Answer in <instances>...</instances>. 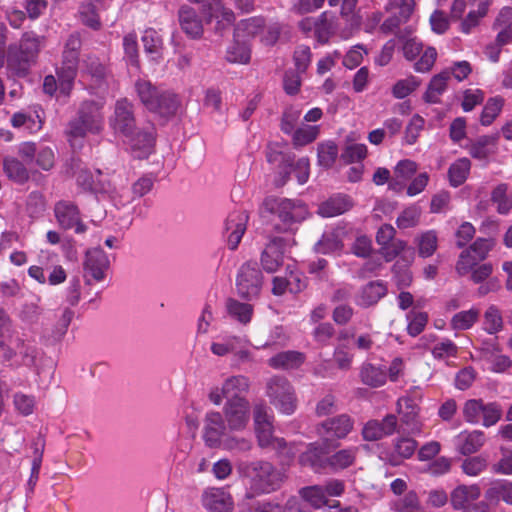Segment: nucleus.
Segmentation results:
<instances>
[{"mask_svg":"<svg viewBox=\"0 0 512 512\" xmlns=\"http://www.w3.org/2000/svg\"><path fill=\"white\" fill-rule=\"evenodd\" d=\"M319 134L318 126H305L296 129L293 133V145L295 147H302L313 142Z\"/></svg>","mask_w":512,"mask_h":512,"instance_id":"052dcab7","label":"nucleus"},{"mask_svg":"<svg viewBox=\"0 0 512 512\" xmlns=\"http://www.w3.org/2000/svg\"><path fill=\"white\" fill-rule=\"evenodd\" d=\"M258 445L261 448L275 451L277 455L283 458V461H288L294 457V452L288 446L284 438L275 437L273 435V425L255 430Z\"/></svg>","mask_w":512,"mask_h":512,"instance_id":"ddd939ff","label":"nucleus"},{"mask_svg":"<svg viewBox=\"0 0 512 512\" xmlns=\"http://www.w3.org/2000/svg\"><path fill=\"white\" fill-rule=\"evenodd\" d=\"M450 77L451 73L449 70H444L433 76L424 94V100L428 103H439V96L446 90Z\"/></svg>","mask_w":512,"mask_h":512,"instance_id":"7c9ffc66","label":"nucleus"},{"mask_svg":"<svg viewBox=\"0 0 512 512\" xmlns=\"http://www.w3.org/2000/svg\"><path fill=\"white\" fill-rule=\"evenodd\" d=\"M250 405L244 397L230 398L224 405L223 413L230 430H242L249 421Z\"/></svg>","mask_w":512,"mask_h":512,"instance_id":"1a4fd4ad","label":"nucleus"},{"mask_svg":"<svg viewBox=\"0 0 512 512\" xmlns=\"http://www.w3.org/2000/svg\"><path fill=\"white\" fill-rule=\"evenodd\" d=\"M44 37L38 36L33 32L23 34L18 46L11 45L8 49L7 63L8 67L17 75L25 76L29 68L35 62L40 51V46Z\"/></svg>","mask_w":512,"mask_h":512,"instance_id":"7ed1b4c3","label":"nucleus"},{"mask_svg":"<svg viewBox=\"0 0 512 512\" xmlns=\"http://www.w3.org/2000/svg\"><path fill=\"white\" fill-rule=\"evenodd\" d=\"M503 107V99L500 97L490 98L481 113L480 121L482 125H490L498 116Z\"/></svg>","mask_w":512,"mask_h":512,"instance_id":"bf43d9fd","label":"nucleus"},{"mask_svg":"<svg viewBox=\"0 0 512 512\" xmlns=\"http://www.w3.org/2000/svg\"><path fill=\"white\" fill-rule=\"evenodd\" d=\"M262 207L265 212L278 218L274 229L280 233L293 231L294 226L309 215L307 206L301 200L269 196L264 199Z\"/></svg>","mask_w":512,"mask_h":512,"instance_id":"f257e3e1","label":"nucleus"},{"mask_svg":"<svg viewBox=\"0 0 512 512\" xmlns=\"http://www.w3.org/2000/svg\"><path fill=\"white\" fill-rule=\"evenodd\" d=\"M483 411V401L481 399L467 400L463 406L464 419L472 424L480 422Z\"/></svg>","mask_w":512,"mask_h":512,"instance_id":"680f3d73","label":"nucleus"},{"mask_svg":"<svg viewBox=\"0 0 512 512\" xmlns=\"http://www.w3.org/2000/svg\"><path fill=\"white\" fill-rule=\"evenodd\" d=\"M142 42L144 49L147 53L154 55V57H159L163 42L158 34V32L154 29H147L145 30L143 36H142Z\"/></svg>","mask_w":512,"mask_h":512,"instance_id":"6e6d98bb","label":"nucleus"},{"mask_svg":"<svg viewBox=\"0 0 512 512\" xmlns=\"http://www.w3.org/2000/svg\"><path fill=\"white\" fill-rule=\"evenodd\" d=\"M135 124L133 104L126 98L117 100L113 117L110 119L113 130L124 136H130L135 129Z\"/></svg>","mask_w":512,"mask_h":512,"instance_id":"9b49d317","label":"nucleus"},{"mask_svg":"<svg viewBox=\"0 0 512 512\" xmlns=\"http://www.w3.org/2000/svg\"><path fill=\"white\" fill-rule=\"evenodd\" d=\"M499 352L500 349L497 344H492L491 349H486V353L489 354L488 360L492 363V370L504 372L512 365V361L508 356L499 354Z\"/></svg>","mask_w":512,"mask_h":512,"instance_id":"4d7b16f0","label":"nucleus"},{"mask_svg":"<svg viewBox=\"0 0 512 512\" xmlns=\"http://www.w3.org/2000/svg\"><path fill=\"white\" fill-rule=\"evenodd\" d=\"M285 240L281 237H274L265 246L261 254V265L268 273L276 272L283 264Z\"/></svg>","mask_w":512,"mask_h":512,"instance_id":"2eb2a0df","label":"nucleus"},{"mask_svg":"<svg viewBox=\"0 0 512 512\" xmlns=\"http://www.w3.org/2000/svg\"><path fill=\"white\" fill-rule=\"evenodd\" d=\"M263 274L256 262H245L236 276V291L240 298L247 301L257 299L263 286Z\"/></svg>","mask_w":512,"mask_h":512,"instance_id":"423d86ee","label":"nucleus"},{"mask_svg":"<svg viewBox=\"0 0 512 512\" xmlns=\"http://www.w3.org/2000/svg\"><path fill=\"white\" fill-rule=\"evenodd\" d=\"M481 495L480 487L473 485H459L451 493L450 501L454 509L464 510L475 503Z\"/></svg>","mask_w":512,"mask_h":512,"instance_id":"412c9836","label":"nucleus"},{"mask_svg":"<svg viewBox=\"0 0 512 512\" xmlns=\"http://www.w3.org/2000/svg\"><path fill=\"white\" fill-rule=\"evenodd\" d=\"M55 217L58 224L63 229H71L74 227L79 216L77 206L70 201H59L54 207Z\"/></svg>","mask_w":512,"mask_h":512,"instance_id":"bb28decb","label":"nucleus"},{"mask_svg":"<svg viewBox=\"0 0 512 512\" xmlns=\"http://www.w3.org/2000/svg\"><path fill=\"white\" fill-rule=\"evenodd\" d=\"M415 7V0H389L386 11L390 12L391 15L383 21L380 30L385 34L394 33L397 37L403 38L399 27L409 21Z\"/></svg>","mask_w":512,"mask_h":512,"instance_id":"0eeeda50","label":"nucleus"},{"mask_svg":"<svg viewBox=\"0 0 512 512\" xmlns=\"http://www.w3.org/2000/svg\"><path fill=\"white\" fill-rule=\"evenodd\" d=\"M109 268V260L102 249L94 248L86 252L84 270L95 281H101L105 277V271Z\"/></svg>","mask_w":512,"mask_h":512,"instance_id":"f3484780","label":"nucleus"},{"mask_svg":"<svg viewBox=\"0 0 512 512\" xmlns=\"http://www.w3.org/2000/svg\"><path fill=\"white\" fill-rule=\"evenodd\" d=\"M479 311L470 309L456 313L451 319V327L454 330H467L477 321Z\"/></svg>","mask_w":512,"mask_h":512,"instance_id":"3c124183","label":"nucleus"},{"mask_svg":"<svg viewBox=\"0 0 512 512\" xmlns=\"http://www.w3.org/2000/svg\"><path fill=\"white\" fill-rule=\"evenodd\" d=\"M421 215V208L416 204H412L399 214L396 219V225L399 229L414 228L419 225Z\"/></svg>","mask_w":512,"mask_h":512,"instance_id":"c03bdc74","label":"nucleus"},{"mask_svg":"<svg viewBox=\"0 0 512 512\" xmlns=\"http://www.w3.org/2000/svg\"><path fill=\"white\" fill-rule=\"evenodd\" d=\"M471 162L468 158H460L456 160L448 170L449 182L453 187L462 185L470 172Z\"/></svg>","mask_w":512,"mask_h":512,"instance_id":"58836bf2","label":"nucleus"},{"mask_svg":"<svg viewBox=\"0 0 512 512\" xmlns=\"http://www.w3.org/2000/svg\"><path fill=\"white\" fill-rule=\"evenodd\" d=\"M336 29V17L329 12H323L317 17L315 38L320 43H326Z\"/></svg>","mask_w":512,"mask_h":512,"instance_id":"f704fd0d","label":"nucleus"},{"mask_svg":"<svg viewBox=\"0 0 512 512\" xmlns=\"http://www.w3.org/2000/svg\"><path fill=\"white\" fill-rule=\"evenodd\" d=\"M485 496L490 501L502 499L512 505V482L496 483L486 491Z\"/></svg>","mask_w":512,"mask_h":512,"instance_id":"864d4df0","label":"nucleus"},{"mask_svg":"<svg viewBox=\"0 0 512 512\" xmlns=\"http://www.w3.org/2000/svg\"><path fill=\"white\" fill-rule=\"evenodd\" d=\"M227 311L230 316L243 324L250 322L253 314V306L248 303L239 302L236 299L229 298L226 302Z\"/></svg>","mask_w":512,"mask_h":512,"instance_id":"37998d69","label":"nucleus"},{"mask_svg":"<svg viewBox=\"0 0 512 512\" xmlns=\"http://www.w3.org/2000/svg\"><path fill=\"white\" fill-rule=\"evenodd\" d=\"M487 467V459L483 456L468 457L463 460L461 469L468 476H477Z\"/></svg>","mask_w":512,"mask_h":512,"instance_id":"e2e57ef3","label":"nucleus"},{"mask_svg":"<svg viewBox=\"0 0 512 512\" xmlns=\"http://www.w3.org/2000/svg\"><path fill=\"white\" fill-rule=\"evenodd\" d=\"M353 420L347 414H341L324 420L317 426V434L325 442L345 438L353 429Z\"/></svg>","mask_w":512,"mask_h":512,"instance_id":"9d476101","label":"nucleus"},{"mask_svg":"<svg viewBox=\"0 0 512 512\" xmlns=\"http://www.w3.org/2000/svg\"><path fill=\"white\" fill-rule=\"evenodd\" d=\"M299 493L301 497L310 503L314 508H321L328 502L322 485L304 487L300 489Z\"/></svg>","mask_w":512,"mask_h":512,"instance_id":"8fccbe9b","label":"nucleus"},{"mask_svg":"<svg viewBox=\"0 0 512 512\" xmlns=\"http://www.w3.org/2000/svg\"><path fill=\"white\" fill-rule=\"evenodd\" d=\"M3 170L9 180L24 184L29 180L30 174L25 164L15 157L3 159Z\"/></svg>","mask_w":512,"mask_h":512,"instance_id":"c756f323","label":"nucleus"},{"mask_svg":"<svg viewBox=\"0 0 512 512\" xmlns=\"http://www.w3.org/2000/svg\"><path fill=\"white\" fill-rule=\"evenodd\" d=\"M266 395L270 403L284 414L290 415L297 408L295 389L284 376L275 375L267 380Z\"/></svg>","mask_w":512,"mask_h":512,"instance_id":"39448f33","label":"nucleus"},{"mask_svg":"<svg viewBox=\"0 0 512 512\" xmlns=\"http://www.w3.org/2000/svg\"><path fill=\"white\" fill-rule=\"evenodd\" d=\"M250 381L246 376L235 375L227 378L222 385V394L225 398L241 397L242 393L248 392Z\"/></svg>","mask_w":512,"mask_h":512,"instance_id":"473e14b6","label":"nucleus"},{"mask_svg":"<svg viewBox=\"0 0 512 512\" xmlns=\"http://www.w3.org/2000/svg\"><path fill=\"white\" fill-rule=\"evenodd\" d=\"M267 161L277 167V174L274 180L276 187H283L290 179L291 169L295 155L284 151L280 143H272L266 149Z\"/></svg>","mask_w":512,"mask_h":512,"instance_id":"6e6552de","label":"nucleus"},{"mask_svg":"<svg viewBox=\"0 0 512 512\" xmlns=\"http://www.w3.org/2000/svg\"><path fill=\"white\" fill-rule=\"evenodd\" d=\"M413 256L414 252L411 251L408 257L403 256L401 259L405 264H402L401 261L398 260L393 266L394 280L398 289L408 287L412 283L413 277L408 266L412 262Z\"/></svg>","mask_w":512,"mask_h":512,"instance_id":"4c0bfd02","label":"nucleus"},{"mask_svg":"<svg viewBox=\"0 0 512 512\" xmlns=\"http://www.w3.org/2000/svg\"><path fill=\"white\" fill-rule=\"evenodd\" d=\"M484 328L490 334H495L503 328L500 310L495 305L489 306L484 313Z\"/></svg>","mask_w":512,"mask_h":512,"instance_id":"603ef678","label":"nucleus"},{"mask_svg":"<svg viewBox=\"0 0 512 512\" xmlns=\"http://www.w3.org/2000/svg\"><path fill=\"white\" fill-rule=\"evenodd\" d=\"M77 69V66L65 65L62 63V66L58 71V77L60 80V88L63 92L67 94L70 92L73 81L77 74Z\"/></svg>","mask_w":512,"mask_h":512,"instance_id":"774afa93","label":"nucleus"},{"mask_svg":"<svg viewBox=\"0 0 512 512\" xmlns=\"http://www.w3.org/2000/svg\"><path fill=\"white\" fill-rule=\"evenodd\" d=\"M420 83V80L414 76L398 80L392 88V94L397 99H403L414 92Z\"/></svg>","mask_w":512,"mask_h":512,"instance_id":"5fc2aeb1","label":"nucleus"},{"mask_svg":"<svg viewBox=\"0 0 512 512\" xmlns=\"http://www.w3.org/2000/svg\"><path fill=\"white\" fill-rule=\"evenodd\" d=\"M418 443L412 437L401 436L393 440V451L387 455L386 461L391 466H399L404 460L411 458Z\"/></svg>","mask_w":512,"mask_h":512,"instance_id":"a211bd4d","label":"nucleus"},{"mask_svg":"<svg viewBox=\"0 0 512 512\" xmlns=\"http://www.w3.org/2000/svg\"><path fill=\"white\" fill-rule=\"evenodd\" d=\"M180 107V99L178 95L170 91L161 90L156 101L155 107L150 111L163 117H170L176 114Z\"/></svg>","mask_w":512,"mask_h":512,"instance_id":"cd10ccee","label":"nucleus"},{"mask_svg":"<svg viewBox=\"0 0 512 512\" xmlns=\"http://www.w3.org/2000/svg\"><path fill=\"white\" fill-rule=\"evenodd\" d=\"M248 222V215L245 211H233L225 221L224 232L227 237L229 249L235 250L245 231Z\"/></svg>","mask_w":512,"mask_h":512,"instance_id":"4468645a","label":"nucleus"},{"mask_svg":"<svg viewBox=\"0 0 512 512\" xmlns=\"http://www.w3.org/2000/svg\"><path fill=\"white\" fill-rule=\"evenodd\" d=\"M227 427V423L220 412L211 411L207 413L203 435L206 445L211 448L219 446Z\"/></svg>","mask_w":512,"mask_h":512,"instance_id":"dca6fc26","label":"nucleus"},{"mask_svg":"<svg viewBox=\"0 0 512 512\" xmlns=\"http://www.w3.org/2000/svg\"><path fill=\"white\" fill-rule=\"evenodd\" d=\"M251 52L248 45L242 38H235V41L226 52V59L230 63L247 64L250 61Z\"/></svg>","mask_w":512,"mask_h":512,"instance_id":"a19ab883","label":"nucleus"},{"mask_svg":"<svg viewBox=\"0 0 512 512\" xmlns=\"http://www.w3.org/2000/svg\"><path fill=\"white\" fill-rule=\"evenodd\" d=\"M74 317V312L66 308L57 323L55 324L54 329L52 330V338L53 341H60L64 335L66 334L68 327Z\"/></svg>","mask_w":512,"mask_h":512,"instance_id":"338daca9","label":"nucleus"},{"mask_svg":"<svg viewBox=\"0 0 512 512\" xmlns=\"http://www.w3.org/2000/svg\"><path fill=\"white\" fill-rule=\"evenodd\" d=\"M414 243L417 246L418 255L422 258L432 256L438 247V236L435 230H427L418 234Z\"/></svg>","mask_w":512,"mask_h":512,"instance_id":"2f4dec72","label":"nucleus"},{"mask_svg":"<svg viewBox=\"0 0 512 512\" xmlns=\"http://www.w3.org/2000/svg\"><path fill=\"white\" fill-rule=\"evenodd\" d=\"M203 505L210 512H232L233 501L223 489H211L203 495Z\"/></svg>","mask_w":512,"mask_h":512,"instance_id":"aec40b11","label":"nucleus"},{"mask_svg":"<svg viewBox=\"0 0 512 512\" xmlns=\"http://www.w3.org/2000/svg\"><path fill=\"white\" fill-rule=\"evenodd\" d=\"M81 46L82 42L79 34H71L64 45L62 63L78 67Z\"/></svg>","mask_w":512,"mask_h":512,"instance_id":"ea45409f","label":"nucleus"},{"mask_svg":"<svg viewBox=\"0 0 512 512\" xmlns=\"http://www.w3.org/2000/svg\"><path fill=\"white\" fill-rule=\"evenodd\" d=\"M352 206L349 196L338 194L321 203L318 213L323 217H334L347 212Z\"/></svg>","mask_w":512,"mask_h":512,"instance_id":"5701e85b","label":"nucleus"},{"mask_svg":"<svg viewBox=\"0 0 512 512\" xmlns=\"http://www.w3.org/2000/svg\"><path fill=\"white\" fill-rule=\"evenodd\" d=\"M135 157L142 159L146 158L153 150L155 144L154 128L149 130L132 131V135L125 136Z\"/></svg>","mask_w":512,"mask_h":512,"instance_id":"6ab92c4d","label":"nucleus"},{"mask_svg":"<svg viewBox=\"0 0 512 512\" xmlns=\"http://www.w3.org/2000/svg\"><path fill=\"white\" fill-rule=\"evenodd\" d=\"M305 361V355L301 352L288 350L280 352L268 360V365L274 369H297Z\"/></svg>","mask_w":512,"mask_h":512,"instance_id":"393cba45","label":"nucleus"},{"mask_svg":"<svg viewBox=\"0 0 512 512\" xmlns=\"http://www.w3.org/2000/svg\"><path fill=\"white\" fill-rule=\"evenodd\" d=\"M409 323L407 332L410 336H418L425 328L428 322V315L425 312L411 313L408 316Z\"/></svg>","mask_w":512,"mask_h":512,"instance_id":"69168bd1","label":"nucleus"},{"mask_svg":"<svg viewBox=\"0 0 512 512\" xmlns=\"http://www.w3.org/2000/svg\"><path fill=\"white\" fill-rule=\"evenodd\" d=\"M360 379L364 385L371 388L383 386L387 381V372L380 366L364 363L360 369Z\"/></svg>","mask_w":512,"mask_h":512,"instance_id":"c85d7f7f","label":"nucleus"},{"mask_svg":"<svg viewBox=\"0 0 512 512\" xmlns=\"http://www.w3.org/2000/svg\"><path fill=\"white\" fill-rule=\"evenodd\" d=\"M486 441L482 431L474 430L472 432H461L457 436L458 451L462 455H470L476 453L484 445Z\"/></svg>","mask_w":512,"mask_h":512,"instance_id":"a878e982","label":"nucleus"},{"mask_svg":"<svg viewBox=\"0 0 512 512\" xmlns=\"http://www.w3.org/2000/svg\"><path fill=\"white\" fill-rule=\"evenodd\" d=\"M265 27V21L262 17H251L240 21L234 30L235 38L254 37L263 31Z\"/></svg>","mask_w":512,"mask_h":512,"instance_id":"72a5a7b5","label":"nucleus"},{"mask_svg":"<svg viewBox=\"0 0 512 512\" xmlns=\"http://www.w3.org/2000/svg\"><path fill=\"white\" fill-rule=\"evenodd\" d=\"M342 246L340 232L333 230L323 234L322 238L316 243L315 250L319 253L327 254L340 250Z\"/></svg>","mask_w":512,"mask_h":512,"instance_id":"49530a36","label":"nucleus"},{"mask_svg":"<svg viewBox=\"0 0 512 512\" xmlns=\"http://www.w3.org/2000/svg\"><path fill=\"white\" fill-rule=\"evenodd\" d=\"M318 164L324 168H331L338 156V147L333 141L318 144Z\"/></svg>","mask_w":512,"mask_h":512,"instance_id":"09e8293b","label":"nucleus"},{"mask_svg":"<svg viewBox=\"0 0 512 512\" xmlns=\"http://www.w3.org/2000/svg\"><path fill=\"white\" fill-rule=\"evenodd\" d=\"M397 512H420L421 506L419 498L414 491H409L405 496L395 504Z\"/></svg>","mask_w":512,"mask_h":512,"instance_id":"0e129e2a","label":"nucleus"},{"mask_svg":"<svg viewBox=\"0 0 512 512\" xmlns=\"http://www.w3.org/2000/svg\"><path fill=\"white\" fill-rule=\"evenodd\" d=\"M397 410L401 415V424L406 426L408 434L418 435L422 431L419 419L420 408L411 396H404L397 401Z\"/></svg>","mask_w":512,"mask_h":512,"instance_id":"f8f14e48","label":"nucleus"},{"mask_svg":"<svg viewBox=\"0 0 512 512\" xmlns=\"http://www.w3.org/2000/svg\"><path fill=\"white\" fill-rule=\"evenodd\" d=\"M387 294V287L380 281H371L361 288L356 297V304L368 308L378 303Z\"/></svg>","mask_w":512,"mask_h":512,"instance_id":"4be33fe9","label":"nucleus"},{"mask_svg":"<svg viewBox=\"0 0 512 512\" xmlns=\"http://www.w3.org/2000/svg\"><path fill=\"white\" fill-rule=\"evenodd\" d=\"M367 155V147L364 144H347L343 149L340 159L345 164L362 161Z\"/></svg>","mask_w":512,"mask_h":512,"instance_id":"13d9d810","label":"nucleus"},{"mask_svg":"<svg viewBox=\"0 0 512 512\" xmlns=\"http://www.w3.org/2000/svg\"><path fill=\"white\" fill-rule=\"evenodd\" d=\"M179 22L182 30L191 38H200L202 36V22L192 8L188 6H183L180 8Z\"/></svg>","mask_w":512,"mask_h":512,"instance_id":"b1692460","label":"nucleus"},{"mask_svg":"<svg viewBox=\"0 0 512 512\" xmlns=\"http://www.w3.org/2000/svg\"><path fill=\"white\" fill-rule=\"evenodd\" d=\"M104 104L101 101L85 100L78 109L77 117L68 124L69 141L84 138L87 133L99 134L104 127Z\"/></svg>","mask_w":512,"mask_h":512,"instance_id":"f03ea898","label":"nucleus"},{"mask_svg":"<svg viewBox=\"0 0 512 512\" xmlns=\"http://www.w3.org/2000/svg\"><path fill=\"white\" fill-rule=\"evenodd\" d=\"M45 441L41 436H38L32 443L33 448V461L31 467V475L28 481L30 486H34L39 478V472L42 464L43 452Z\"/></svg>","mask_w":512,"mask_h":512,"instance_id":"a18cd8bd","label":"nucleus"},{"mask_svg":"<svg viewBox=\"0 0 512 512\" xmlns=\"http://www.w3.org/2000/svg\"><path fill=\"white\" fill-rule=\"evenodd\" d=\"M250 488L256 495L269 494L281 488L287 476L281 469L267 461L250 464Z\"/></svg>","mask_w":512,"mask_h":512,"instance_id":"20e7f679","label":"nucleus"},{"mask_svg":"<svg viewBox=\"0 0 512 512\" xmlns=\"http://www.w3.org/2000/svg\"><path fill=\"white\" fill-rule=\"evenodd\" d=\"M299 463L305 467H311L314 470L325 469L328 467L326 457L322 455V450L315 446H310L307 451L299 456Z\"/></svg>","mask_w":512,"mask_h":512,"instance_id":"79ce46f5","label":"nucleus"},{"mask_svg":"<svg viewBox=\"0 0 512 512\" xmlns=\"http://www.w3.org/2000/svg\"><path fill=\"white\" fill-rule=\"evenodd\" d=\"M507 184L497 185L491 193V201L497 205V212L508 214L512 209V197L507 194Z\"/></svg>","mask_w":512,"mask_h":512,"instance_id":"de8ad7c7","label":"nucleus"},{"mask_svg":"<svg viewBox=\"0 0 512 512\" xmlns=\"http://www.w3.org/2000/svg\"><path fill=\"white\" fill-rule=\"evenodd\" d=\"M357 451V448L351 447L326 456L328 467L332 470H341L351 466L356 459Z\"/></svg>","mask_w":512,"mask_h":512,"instance_id":"e433bc0d","label":"nucleus"},{"mask_svg":"<svg viewBox=\"0 0 512 512\" xmlns=\"http://www.w3.org/2000/svg\"><path fill=\"white\" fill-rule=\"evenodd\" d=\"M135 91L141 103L150 110L155 107V101L161 90L153 86L150 81L139 79L135 82Z\"/></svg>","mask_w":512,"mask_h":512,"instance_id":"c9c22d12","label":"nucleus"}]
</instances>
